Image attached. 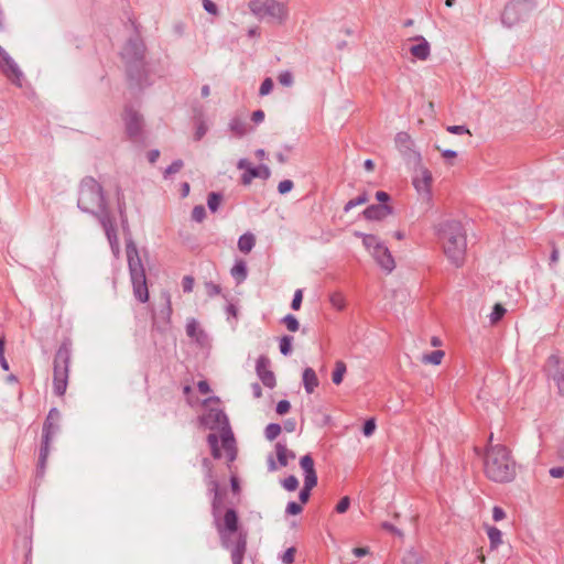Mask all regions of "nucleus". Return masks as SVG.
I'll list each match as a JSON object with an SVG mask.
<instances>
[{
	"label": "nucleus",
	"mask_w": 564,
	"mask_h": 564,
	"mask_svg": "<svg viewBox=\"0 0 564 564\" xmlns=\"http://www.w3.org/2000/svg\"><path fill=\"white\" fill-rule=\"evenodd\" d=\"M207 494L212 497L210 512L213 524L219 535L220 544L230 551L232 564H242L247 552V532L239 530V518L235 508H228L223 514L227 490L221 488L214 475V465L208 457L202 459Z\"/></svg>",
	"instance_id": "obj_1"
},
{
	"label": "nucleus",
	"mask_w": 564,
	"mask_h": 564,
	"mask_svg": "<svg viewBox=\"0 0 564 564\" xmlns=\"http://www.w3.org/2000/svg\"><path fill=\"white\" fill-rule=\"evenodd\" d=\"M437 235L447 259L455 267H462L467 249L466 231L462 223L455 219L445 220L438 225Z\"/></svg>",
	"instance_id": "obj_2"
},
{
	"label": "nucleus",
	"mask_w": 564,
	"mask_h": 564,
	"mask_svg": "<svg viewBox=\"0 0 564 564\" xmlns=\"http://www.w3.org/2000/svg\"><path fill=\"white\" fill-rule=\"evenodd\" d=\"M485 475L495 482H509L516 477V462L502 444L490 445L485 454Z\"/></svg>",
	"instance_id": "obj_3"
},
{
	"label": "nucleus",
	"mask_w": 564,
	"mask_h": 564,
	"mask_svg": "<svg viewBox=\"0 0 564 564\" xmlns=\"http://www.w3.org/2000/svg\"><path fill=\"white\" fill-rule=\"evenodd\" d=\"M145 50L143 41L135 36L126 42L120 53L128 82L132 87H142L147 83Z\"/></svg>",
	"instance_id": "obj_4"
},
{
	"label": "nucleus",
	"mask_w": 564,
	"mask_h": 564,
	"mask_svg": "<svg viewBox=\"0 0 564 564\" xmlns=\"http://www.w3.org/2000/svg\"><path fill=\"white\" fill-rule=\"evenodd\" d=\"M77 206L82 212L91 214L97 218L98 214L110 212L107 206L104 188L93 176H85L80 181Z\"/></svg>",
	"instance_id": "obj_5"
},
{
	"label": "nucleus",
	"mask_w": 564,
	"mask_h": 564,
	"mask_svg": "<svg viewBox=\"0 0 564 564\" xmlns=\"http://www.w3.org/2000/svg\"><path fill=\"white\" fill-rule=\"evenodd\" d=\"M126 252L133 294L139 302L145 303L149 301L145 269L140 258L139 250L131 238L127 240Z\"/></svg>",
	"instance_id": "obj_6"
},
{
	"label": "nucleus",
	"mask_w": 564,
	"mask_h": 564,
	"mask_svg": "<svg viewBox=\"0 0 564 564\" xmlns=\"http://www.w3.org/2000/svg\"><path fill=\"white\" fill-rule=\"evenodd\" d=\"M72 355L73 343L69 338H64L53 359V391L57 397H63L66 392Z\"/></svg>",
	"instance_id": "obj_7"
},
{
	"label": "nucleus",
	"mask_w": 564,
	"mask_h": 564,
	"mask_svg": "<svg viewBox=\"0 0 564 564\" xmlns=\"http://www.w3.org/2000/svg\"><path fill=\"white\" fill-rule=\"evenodd\" d=\"M204 424L210 430H220L221 445L226 453L228 463H232L237 457L235 437L229 425L228 417L223 410L212 409L203 419Z\"/></svg>",
	"instance_id": "obj_8"
},
{
	"label": "nucleus",
	"mask_w": 564,
	"mask_h": 564,
	"mask_svg": "<svg viewBox=\"0 0 564 564\" xmlns=\"http://www.w3.org/2000/svg\"><path fill=\"white\" fill-rule=\"evenodd\" d=\"M249 9L258 19L279 24L286 20L289 13L286 6L278 0H251Z\"/></svg>",
	"instance_id": "obj_9"
},
{
	"label": "nucleus",
	"mask_w": 564,
	"mask_h": 564,
	"mask_svg": "<svg viewBox=\"0 0 564 564\" xmlns=\"http://www.w3.org/2000/svg\"><path fill=\"white\" fill-rule=\"evenodd\" d=\"M534 8L530 0H512L508 2L501 13V23L511 28L525 20Z\"/></svg>",
	"instance_id": "obj_10"
},
{
	"label": "nucleus",
	"mask_w": 564,
	"mask_h": 564,
	"mask_svg": "<svg viewBox=\"0 0 564 564\" xmlns=\"http://www.w3.org/2000/svg\"><path fill=\"white\" fill-rule=\"evenodd\" d=\"M237 167L245 170L240 178L241 184L245 186L250 185L253 178L268 180L271 175V171L267 165L260 164L259 166H252L247 159H240L237 163Z\"/></svg>",
	"instance_id": "obj_11"
},
{
	"label": "nucleus",
	"mask_w": 564,
	"mask_h": 564,
	"mask_svg": "<svg viewBox=\"0 0 564 564\" xmlns=\"http://www.w3.org/2000/svg\"><path fill=\"white\" fill-rule=\"evenodd\" d=\"M124 124L126 132L130 140L138 141L142 133L143 119L139 112L132 108H126L124 110Z\"/></svg>",
	"instance_id": "obj_12"
},
{
	"label": "nucleus",
	"mask_w": 564,
	"mask_h": 564,
	"mask_svg": "<svg viewBox=\"0 0 564 564\" xmlns=\"http://www.w3.org/2000/svg\"><path fill=\"white\" fill-rule=\"evenodd\" d=\"M270 365L271 361L267 356H259L256 362V372L264 387L273 389L276 384V380L273 371L270 370Z\"/></svg>",
	"instance_id": "obj_13"
},
{
	"label": "nucleus",
	"mask_w": 564,
	"mask_h": 564,
	"mask_svg": "<svg viewBox=\"0 0 564 564\" xmlns=\"http://www.w3.org/2000/svg\"><path fill=\"white\" fill-rule=\"evenodd\" d=\"M98 220L101 224L105 234L108 238V241L113 251H119L118 236H117V227L116 220L112 217L110 212H104V214H98Z\"/></svg>",
	"instance_id": "obj_14"
},
{
	"label": "nucleus",
	"mask_w": 564,
	"mask_h": 564,
	"mask_svg": "<svg viewBox=\"0 0 564 564\" xmlns=\"http://www.w3.org/2000/svg\"><path fill=\"white\" fill-rule=\"evenodd\" d=\"M0 68L13 83L21 86L22 72L10 55L0 46Z\"/></svg>",
	"instance_id": "obj_15"
},
{
	"label": "nucleus",
	"mask_w": 564,
	"mask_h": 564,
	"mask_svg": "<svg viewBox=\"0 0 564 564\" xmlns=\"http://www.w3.org/2000/svg\"><path fill=\"white\" fill-rule=\"evenodd\" d=\"M0 68L13 83L21 86L22 72L10 55L0 46Z\"/></svg>",
	"instance_id": "obj_16"
},
{
	"label": "nucleus",
	"mask_w": 564,
	"mask_h": 564,
	"mask_svg": "<svg viewBox=\"0 0 564 564\" xmlns=\"http://www.w3.org/2000/svg\"><path fill=\"white\" fill-rule=\"evenodd\" d=\"M371 256L373 257L378 265L384 271L390 273L395 268L394 259L386 245L379 247L378 250H372Z\"/></svg>",
	"instance_id": "obj_17"
},
{
	"label": "nucleus",
	"mask_w": 564,
	"mask_h": 564,
	"mask_svg": "<svg viewBox=\"0 0 564 564\" xmlns=\"http://www.w3.org/2000/svg\"><path fill=\"white\" fill-rule=\"evenodd\" d=\"M391 214H393V208L388 204H373L362 212V216L367 220H383Z\"/></svg>",
	"instance_id": "obj_18"
},
{
	"label": "nucleus",
	"mask_w": 564,
	"mask_h": 564,
	"mask_svg": "<svg viewBox=\"0 0 564 564\" xmlns=\"http://www.w3.org/2000/svg\"><path fill=\"white\" fill-rule=\"evenodd\" d=\"M432 184V173L425 169L420 167L417 175L413 178V185L419 193L430 194Z\"/></svg>",
	"instance_id": "obj_19"
},
{
	"label": "nucleus",
	"mask_w": 564,
	"mask_h": 564,
	"mask_svg": "<svg viewBox=\"0 0 564 564\" xmlns=\"http://www.w3.org/2000/svg\"><path fill=\"white\" fill-rule=\"evenodd\" d=\"M550 367H555V370L551 373L552 379L555 381L558 392L564 394V368H560V358L552 355L547 359Z\"/></svg>",
	"instance_id": "obj_20"
},
{
	"label": "nucleus",
	"mask_w": 564,
	"mask_h": 564,
	"mask_svg": "<svg viewBox=\"0 0 564 564\" xmlns=\"http://www.w3.org/2000/svg\"><path fill=\"white\" fill-rule=\"evenodd\" d=\"M116 197H117V206H118V213L120 216L121 227L124 234H129V224H128V216H127V204L124 199L123 192L120 186H117L116 188Z\"/></svg>",
	"instance_id": "obj_21"
},
{
	"label": "nucleus",
	"mask_w": 564,
	"mask_h": 564,
	"mask_svg": "<svg viewBox=\"0 0 564 564\" xmlns=\"http://www.w3.org/2000/svg\"><path fill=\"white\" fill-rule=\"evenodd\" d=\"M414 40L419 43L410 48L411 54L420 61H426L431 52L429 42L423 36H416Z\"/></svg>",
	"instance_id": "obj_22"
},
{
	"label": "nucleus",
	"mask_w": 564,
	"mask_h": 564,
	"mask_svg": "<svg viewBox=\"0 0 564 564\" xmlns=\"http://www.w3.org/2000/svg\"><path fill=\"white\" fill-rule=\"evenodd\" d=\"M51 442L52 440L42 438L36 468L37 476H43L45 473L46 462L51 449Z\"/></svg>",
	"instance_id": "obj_23"
},
{
	"label": "nucleus",
	"mask_w": 564,
	"mask_h": 564,
	"mask_svg": "<svg viewBox=\"0 0 564 564\" xmlns=\"http://www.w3.org/2000/svg\"><path fill=\"white\" fill-rule=\"evenodd\" d=\"M276 459L280 467H286L289 458L294 459L295 453L286 447L285 443L276 442L274 445Z\"/></svg>",
	"instance_id": "obj_24"
},
{
	"label": "nucleus",
	"mask_w": 564,
	"mask_h": 564,
	"mask_svg": "<svg viewBox=\"0 0 564 564\" xmlns=\"http://www.w3.org/2000/svg\"><path fill=\"white\" fill-rule=\"evenodd\" d=\"M302 379H303L304 389L308 394L313 393L314 390L319 384V381H318L315 370L310 367L304 369Z\"/></svg>",
	"instance_id": "obj_25"
},
{
	"label": "nucleus",
	"mask_w": 564,
	"mask_h": 564,
	"mask_svg": "<svg viewBox=\"0 0 564 564\" xmlns=\"http://www.w3.org/2000/svg\"><path fill=\"white\" fill-rule=\"evenodd\" d=\"M402 564H427V557L423 551L410 549L404 553Z\"/></svg>",
	"instance_id": "obj_26"
},
{
	"label": "nucleus",
	"mask_w": 564,
	"mask_h": 564,
	"mask_svg": "<svg viewBox=\"0 0 564 564\" xmlns=\"http://www.w3.org/2000/svg\"><path fill=\"white\" fill-rule=\"evenodd\" d=\"M355 236L357 237H360L362 239V245L365 246V248L367 250H369L370 252L372 250H378L379 247H381L382 245H384L383 242L380 241V239L375 236V235H370V234H362V232H359V231H356L355 232Z\"/></svg>",
	"instance_id": "obj_27"
},
{
	"label": "nucleus",
	"mask_w": 564,
	"mask_h": 564,
	"mask_svg": "<svg viewBox=\"0 0 564 564\" xmlns=\"http://www.w3.org/2000/svg\"><path fill=\"white\" fill-rule=\"evenodd\" d=\"M230 273H231L232 278L236 280L237 284L242 283L247 279V275H248V269H247L246 262L243 260L236 261V263L234 264V267L230 270Z\"/></svg>",
	"instance_id": "obj_28"
},
{
	"label": "nucleus",
	"mask_w": 564,
	"mask_h": 564,
	"mask_svg": "<svg viewBox=\"0 0 564 564\" xmlns=\"http://www.w3.org/2000/svg\"><path fill=\"white\" fill-rule=\"evenodd\" d=\"M395 147L402 153H408L412 147V139L408 132H398L394 138Z\"/></svg>",
	"instance_id": "obj_29"
},
{
	"label": "nucleus",
	"mask_w": 564,
	"mask_h": 564,
	"mask_svg": "<svg viewBox=\"0 0 564 564\" xmlns=\"http://www.w3.org/2000/svg\"><path fill=\"white\" fill-rule=\"evenodd\" d=\"M256 245V237L251 232L241 235L238 239V249L243 253H249Z\"/></svg>",
	"instance_id": "obj_30"
},
{
	"label": "nucleus",
	"mask_w": 564,
	"mask_h": 564,
	"mask_svg": "<svg viewBox=\"0 0 564 564\" xmlns=\"http://www.w3.org/2000/svg\"><path fill=\"white\" fill-rule=\"evenodd\" d=\"M347 371L346 364L341 360H337L335 364V369L332 375V380L335 384H340L344 379V375Z\"/></svg>",
	"instance_id": "obj_31"
},
{
	"label": "nucleus",
	"mask_w": 564,
	"mask_h": 564,
	"mask_svg": "<svg viewBox=\"0 0 564 564\" xmlns=\"http://www.w3.org/2000/svg\"><path fill=\"white\" fill-rule=\"evenodd\" d=\"M58 430V423L45 420L42 427V438L53 440Z\"/></svg>",
	"instance_id": "obj_32"
},
{
	"label": "nucleus",
	"mask_w": 564,
	"mask_h": 564,
	"mask_svg": "<svg viewBox=\"0 0 564 564\" xmlns=\"http://www.w3.org/2000/svg\"><path fill=\"white\" fill-rule=\"evenodd\" d=\"M487 535L489 538L491 549H496L501 544L502 533L498 528L487 527Z\"/></svg>",
	"instance_id": "obj_33"
},
{
	"label": "nucleus",
	"mask_w": 564,
	"mask_h": 564,
	"mask_svg": "<svg viewBox=\"0 0 564 564\" xmlns=\"http://www.w3.org/2000/svg\"><path fill=\"white\" fill-rule=\"evenodd\" d=\"M369 200V196L367 194L366 191H364L362 193H360L357 197L348 200L345 206H344V212L345 213H348L350 212L352 208H355L356 206H359V205H362V204H366L367 202Z\"/></svg>",
	"instance_id": "obj_34"
},
{
	"label": "nucleus",
	"mask_w": 564,
	"mask_h": 564,
	"mask_svg": "<svg viewBox=\"0 0 564 564\" xmlns=\"http://www.w3.org/2000/svg\"><path fill=\"white\" fill-rule=\"evenodd\" d=\"M444 355L445 352L443 350H433L432 352L422 356V362L437 366L442 362Z\"/></svg>",
	"instance_id": "obj_35"
},
{
	"label": "nucleus",
	"mask_w": 564,
	"mask_h": 564,
	"mask_svg": "<svg viewBox=\"0 0 564 564\" xmlns=\"http://www.w3.org/2000/svg\"><path fill=\"white\" fill-rule=\"evenodd\" d=\"M207 443L210 447L212 456L215 459H219L221 457V451L219 447V440L218 436L214 433L208 434L207 436Z\"/></svg>",
	"instance_id": "obj_36"
},
{
	"label": "nucleus",
	"mask_w": 564,
	"mask_h": 564,
	"mask_svg": "<svg viewBox=\"0 0 564 564\" xmlns=\"http://www.w3.org/2000/svg\"><path fill=\"white\" fill-rule=\"evenodd\" d=\"M186 334L188 337L195 338L197 341H200V338L204 337V332L198 328V324L195 319L187 323Z\"/></svg>",
	"instance_id": "obj_37"
},
{
	"label": "nucleus",
	"mask_w": 564,
	"mask_h": 564,
	"mask_svg": "<svg viewBox=\"0 0 564 564\" xmlns=\"http://www.w3.org/2000/svg\"><path fill=\"white\" fill-rule=\"evenodd\" d=\"M223 200V195L217 192H212L207 197V206L212 213H216L219 208V205Z\"/></svg>",
	"instance_id": "obj_38"
},
{
	"label": "nucleus",
	"mask_w": 564,
	"mask_h": 564,
	"mask_svg": "<svg viewBox=\"0 0 564 564\" xmlns=\"http://www.w3.org/2000/svg\"><path fill=\"white\" fill-rule=\"evenodd\" d=\"M506 312H507V310L505 308V306L502 304H500V303L495 304L492 307V312L489 315L490 323L497 324L499 321L502 319Z\"/></svg>",
	"instance_id": "obj_39"
},
{
	"label": "nucleus",
	"mask_w": 564,
	"mask_h": 564,
	"mask_svg": "<svg viewBox=\"0 0 564 564\" xmlns=\"http://www.w3.org/2000/svg\"><path fill=\"white\" fill-rule=\"evenodd\" d=\"M300 466L303 469L304 475L316 473L315 467H314V459L310 454H306L301 457Z\"/></svg>",
	"instance_id": "obj_40"
},
{
	"label": "nucleus",
	"mask_w": 564,
	"mask_h": 564,
	"mask_svg": "<svg viewBox=\"0 0 564 564\" xmlns=\"http://www.w3.org/2000/svg\"><path fill=\"white\" fill-rule=\"evenodd\" d=\"M281 431L282 429L280 424L270 423L267 425L264 430V436L268 441H273L280 435Z\"/></svg>",
	"instance_id": "obj_41"
},
{
	"label": "nucleus",
	"mask_w": 564,
	"mask_h": 564,
	"mask_svg": "<svg viewBox=\"0 0 564 564\" xmlns=\"http://www.w3.org/2000/svg\"><path fill=\"white\" fill-rule=\"evenodd\" d=\"M230 130L238 137H242L246 133V124L238 118H234L229 123Z\"/></svg>",
	"instance_id": "obj_42"
},
{
	"label": "nucleus",
	"mask_w": 564,
	"mask_h": 564,
	"mask_svg": "<svg viewBox=\"0 0 564 564\" xmlns=\"http://www.w3.org/2000/svg\"><path fill=\"white\" fill-rule=\"evenodd\" d=\"M281 322L286 326V328L290 332H297L300 328V323L297 318L292 314H288L286 316H284Z\"/></svg>",
	"instance_id": "obj_43"
},
{
	"label": "nucleus",
	"mask_w": 564,
	"mask_h": 564,
	"mask_svg": "<svg viewBox=\"0 0 564 564\" xmlns=\"http://www.w3.org/2000/svg\"><path fill=\"white\" fill-rule=\"evenodd\" d=\"M292 340H293L292 336L285 335V336L281 337L279 347H280V351H281L282 355L288 356V355L291 354V351H292V346H291Z\"/></svg>",
	"instance_id": "obj_44"
},
{
	"label": "nucleus",
	"mask_w": 564,
	"mask_h": 564,
	"mask_svg": "<svg viewBox=\"0 0 564 564\" xmlns=\"http://www.w3.org/2000/svg\"><path fill=\"white\" fill-rule=\"evenodd\" d=\"M282 487L288 491H294L299 487V480L294 475H290L281 481Z\"/></svg>",
	"instance_id": "obj_45"
},
{
	"label": "nucleus",
	"mask_w": 564,
	"mask_h": 564,
	"mask_svg": "<svg viewBox=\"0 0 564 564\" xmlns=\"http://www.w3.org/2000/svg\"><path fill=\"white\" fill-rule=\"evenodd\" d=\"M184 163L182 160H175L173 161L164 171V177L167 178L169 176L178 173Z\"/></svg>",
	"instance_id": "obj_46"
},
{
	"label": "nucleus",
	"mask_w": 564,
	"mask_h": 564,
	"mask_svg": "<svg viewBox=\"0 0 564 564\" xmlns=\"http://www.w3.org/2000/svg\"><path fill=\"white\" fill-rule=\"evenodd\" d=\"M192 220L202 223L206 218V209L203 205H196L192 210Z\"/></svg>",
	"instance_id": "obj_47"
},
{
	"label": "nucleus",
	"mask_w": 564,
	"mask_h": 564,
	"mask_svg": "<svg viewBox=\"0 0 564 564\" xmlns=\"http://www.w3.org/2000/svg\"><path fill=\"white\" fill-rule=\"evenodd\" d=\"M329 301L334 307L337 310H343L345 307V299L344 295L339 292H335L330 294Z\"/></svg>",
	"instance_id": "obj_48"
},
{
	"label": "nucleus",
	"mask_w": 564,
	"mask_h": 564,
	"mask_svg": "<svg viewBox=\"0 0 564 564\" xmlns=\"http://www.w3.org/2000/svg\"><path fill=\"white\" fill-rule=\"evenodd\" d=\"M296 549L294 546L289 547L283 554L280 555V560L283 564H293Z\"/></svg>",
	"instance_id": "obj_49"
},
{
	"label": "nucleus",
	"mask_w": 564,
	"mask_h": 564,
	"mask_svg": "<svg viewBox=\"0 0 564 564\" xmlns=\"http://www.w3.org/2000/svg\"><path fill=\"white\" fill-rule=\"evenodd\" d=\"M278 80L282 86L290 87L293 85V75L290 70H284L279 74Z\"/></svg>",
	"instance_id": "obj_50"
},
{
	"label": "nucleus",
	"mask_w": 564,
	"mask_h": 564,
	"mask_svg": "<svg viewBox=\"0 0 564 564\" xmlns=\"http://www.w3.org/2000/svg\"><path fill=\"white\" fill-rule=\"evenodd\" d=\"M302 511H303L302 503H299L295 501H290L285 508V513L290 514V516L300 514Z\"/></svg>",
	"instance_id": "obj_51"
},
{
	"label": "nucleus",
	"mask_w": 564,
	"mask_h": 564,
	"mask_svg": "<svg viewBox=\"0 0 564 564\" xmlns=\"http://www.w3.org/2000/svg\"><path fill=\"white\" fill-rule=\"evenodd\" d=\"M272 88H273V80H272V78L267 77L260 86L259 95L267 96L271 93Z\"/></svg>",
	"instance_id": "obj_52"
},
{
	"label": "nucleus",
	"mask_w": 564,
	"mask_h": 564,
	"mask_svg": "<svg viewBox=\"0 0 564 564\" xmlns=\"http://www.w3.org/2000/svg\"><path fill=\"white\" fill-rule=\"evenodd\" d=\"M317 485V474H305L304 475V486L305 488L313 489Z\"/></svg>",
	"instance_id": "obj_53"
},
{
	"label": "nucleus",
	"mask_w": 564,
	"mask_h": 564,
	"mask_svg": "<svg viewBox=\"0 0 564 564\" xmlns=\"http://www.w3.org/2000/svg\"><path fill=\"white\" fill-rule=\"evenodd\" d=\"M202 4L206 12H208L212 15H218L219 11L215 2H213L212 0H203Z\"/></svg>",
	"instance_id": "obj_54"
},
{
	"label": "nucleus",
	"mask_w": 564,
	"mask_h": 564,
	"mask_svg": "<svg viewBox=\"0 0 564 564\" xmlns=\"http://www.w3.org/2000/svg\"><path fill=\"white\" fill-rule=\"evenodd\" d=\"M376 430V421L375 419H368L362 427V433L365 436H371Z\"/></svg>",
	"instance_id": "obj_55"
},
{
	"label": "nucleus",
	"mask_w": 564,
	"mask_h": 564,
	"mask_svg": "<svg viewBox=\"0 0 564 564\" xmlns=\"http://www.w3.org/2000/svg\"><path fill=\"white\" fill-rule=\"evenodd\" d=\"M205 289L207 295L210 297L218 295L221 291L220 286L218 284H215L214 282H206Z\"/></svg>",
	"instance_id": "obj_56"
},
{
	"label": "nucleus",
	"mask_w": 564,
	"mask_h": 564,
	"mask_svg": "<svg viewBox=\"0 0 564 564\" xmlns=\"http://www.w3.org/2000/svg\"><path fill=\"white\" fill-rule=\"evenodd\" d=\"M349 506H350V499H349V497L346 496V497H343L338 501V503L336 505L335 510L338 513H344V512H346L348 510Z\"/></svg>",
	"instance_id": "obj_57"
},
{
	"label": "nucleus",
	"mask_w": 564,
	"mask_h": 564,
	"mask_svg": "<svg viewBox=\"0 0 564 564\" xmlns=\"http://www.w3.org/2000/svg\"><path fill=\"white\" fill-rule=\"evenodd\" d=\"M302 300H303V292H302L301 289H299L294 293V296H293V300H292V303H291V307L294 311L300 310L301 308V304H302Z\"/></svg>",
	"instance_id": "obj_58"
},
{
	"label": "nucleus",
	"mask_w": 564,
	"mask_h": 564,
	"mask_svg": "<svg viewBox=\"0 0 564 564\" xmlns=\"http://www.w3.org/2000/svg\"><path fill=\"white\" fill-rule=\"evenodd\" d=\"M294 184L291 180H284V181H281L278 185V191L280 194H286L289 192L292 191Z\"/></svg>",
	"instance_id": "obj_59"
},
{
	"label": "nucleus",
	"mask_w": 564,
	"mask_h": 564,
	"mask_svg": "<svg viewBox=\"0 0 564 564\" xmlns=\"http://www.w3.org/2000/svg\"><path fill=\"white\" fill-rule=\"evenodd\" d=\"M182 288L185 293H189L194 288V278L191 275H185L182 280Z\"/></svg>",
	"instance_id": "obj_60"
},
{
	"label": "nucleus",
	"mask_w": 564,
	"mask_h": 564,
	"mask_svg": "<svg viewBox=\"0 0 564 564\" xmlns=\"http://www.w3.org/2000/svg\"><path fill=\"white\" fill-rule=\"evenodd\" d=\"M446 130L453 134H470L466 126H448Z\"/></svg>",
	"instance_id": "obj_61"
},
{
	"label": "nucleus",
	"mask_w": 564,
	"mask_h": 564,
	"mask_svg": "<svg viewBox=\"0 0 564 564\" xmlns=\"http://www.w3.org/2000/svg\"><path fill=\"white\" fill-rule=\"evenodd\" d=\"M291 409V404L288 400H281L278 402L276 404V413L280 414V415H283L285 413H288Z\"/></svg>",
	"instance_id": "obj_62"
},
{
	"label": "nucleus",
	"mask_w": 564,
	"mask_h": 564,
	"mask_svg": "<svg viewBox=\"0 0 564 564\" xmlns=\"http://www.w3.org/2000/svg\"><path fill=\"white\" fill-rule=\"evenodd\" d=\"M381 528L388 532H391L395 535L403 536V533L401 530H399L395 525H393L390 522H382Z\"/></svg>",
	"instance_id": "obj_63"
},
{
	"label": "nucleus",
	"mask_w": 564,
	"mask_h": 564,
	"mask_svg": "<svg viewBox=\"0 0 564 564\" xmlns=\"http://www.w3.org/2000/svg\"><path fill=\"white\" fill-rule=\"evenodd\" d=\"M45 420L58 423L61 420V412L56 408H52Z\"/></svg>",
	"instance_id": "obj_64"
}]
</instances>
